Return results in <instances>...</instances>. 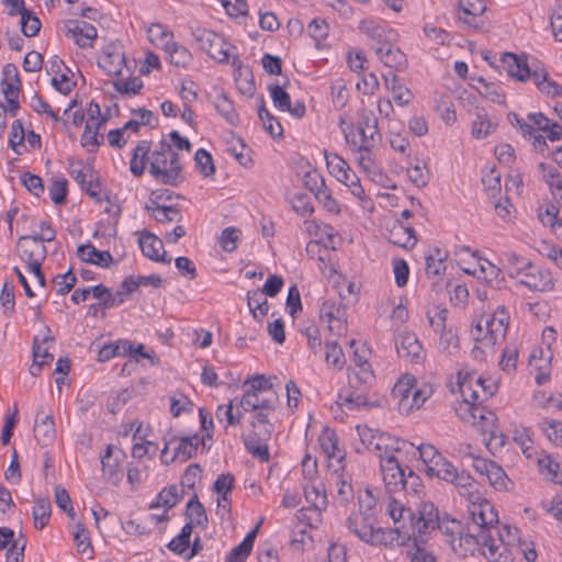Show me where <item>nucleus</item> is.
I'll list each match as a JSON object with an SVG mask.
<instances>
[{
	"instance_id": "obj_1",
	"label": "nucleus",
	"mask_w": 562,
	"mask_h": 562,
	"mask_svg": "<svg viewBox=\"0 0 562 562\" xmlns=\"http://www.w3.org/2000/svg\"><path fill=\"white\" fill-rule=\"evenodd\" d=\"M149 173L162 183L177 187L184 180L178 153L167 142H160L155 150L149 154Z\"/></svg>"
},
{
	"instance_id": "obj_2",
	"label": "nucleus",
	"mask_w": 562,
	"mask_h": 562,
	"mask_svg": "<svg viewBox=\"0 0 562 562\" xmlns=\"http://www.w3.org/2000/svg\"><path fill=\"white\" fill-rule=\"evenodd\" d=\"M509 316L505 308H498L493 314L482 315L472 329V336L480 346L475 349H492L504 340Z\"/></svg>"
},
{
	"instance_id": "obj_3",
	"label": "nucleus",
	"mask_w": 562,
	"mask_h": 562,
	"mask_svg": "<svg viewBox=\"0 0 562 562\" xmlns=\"http://www.w3.org/2000/svg\"><path fill=\"white\" fill-rule=\"evenodd\" d=\"M347 528L361 541L370 546H393V532L378 526L373 514L352 513L347 519Z\"/></svg>"
},
{
	"instance_id": "obj_4",
	"label": "nucleus",
	"mask_w": 562,
	"mask_h": 562,
	"mask_svg": "<svg viewBox=\"0 0 562 562\" xmlns=\"http://www.w3.org/2000/svg\"><path fill=\"white\" fill-rule=\"evenodd\" d=\"M458 493L468 501V510L474 522L483 526L498 522L497 512L494 506L483 497L480 492V484L475 480L471 482V484L460 488Z\"/></svg>"
},
{
	"instance_id": "obj_5",
	"label": "nucleus",
	"mask_w": 562,
	"mask_h": 562,
	"mask_svg": "<svg viewBox=\"0 0 562 562\" xmlns=\"http://www.w3.org/2000/svg\"><path fill=\"white\" fill-rule=\"evenodd\" d=\"M345 138L353 149L373 147L380 138L378 119L373 112L362 110L357 126L345 131Z\"/></svg>"
},
{
	"instance_id": "obj_6",
	"label": "nucleus",
	"mask_w": 562,
	"mask_h": 562,
	"mask_svg": "<svg viewBox=\"0 0 562 562\" xmlns=\"http://www.w3.org/2000/svg\"><path fill=\"white\" fill-rule=\"evenodd\" d=\"M384 502L385 510L395 525L394 529H386V532H393V542L404 544L412 537L411 522L414 520V513L393 495H387Z\"/></svg>"
},
{
	"instance_id": "obj_7",
	"label": "nucleus",
	"mask_w": 562,
	"mask_h": 562,
	"mask_svg": "<svg viewBox=\"0 0 562 562\" xmlns=\"http://www.w3.org/2000/svg\"><path fill=\"white\" fill-rule=\"evenodd\" d=\"M472 423L481 424L484 434H488L486 447L492 453H497L503 450L507 443V437L498 429L496 425V416L491 411H485L484 407H474L472 409Z\"/></svg>"
},
{
	"instance_id": "obj_8",
	"label": "nucleus",
	"mask_w": 562,
	"mask_h": 562,
	"mask_svg": "<svg viewBox=\"0 0 562 562\" xmlns=\"http://www.w3.org/2000/svg\"><path fill=\"white\" fill-rule=\"evenodd\" d=\"M200 438L198 435L167 439L161 450V461L169 464L176 460L187 462L198 450Z\"/></svg>"
},
{
	"instance_id": "obj_9",
	"label": "nucleus",
	"mask_w": 562,
	"mask_h": 562,
	"mask_svg": "<svg viewBox=\"0 0 562 562\" xmlns=\"http://www.w3.org/2000/svg\"><path fill=\"white\" fill-rule=\"evenodd\" d=\"M498 522L491 525H481L474 522V528L481 531V540L479 551L490 561L499 562L507 551L505 544L501 539L494 538V532L498 536Z\"/></svg>"
},
{
	"instance_id": "obj_10",
	"label": "nucleus",
	"mask_w": 562,
	"mask_h": 562,
	"mask_svg": "<svg viewBox=\"0 0 562 562\" xmlns=\"http://www.w3.org/2000/svg\"><path fill=\"white\" fill-rule=\"evenodd\" d=\"M439 513L432 503H424L418 508L417 515L414 513V520L411 522L412 537H419L425 540L439 526Z\"/></svg>"
},
{
	"instance_id": "obj_11",
	"label": "nucleus",
	"mask_w": 562,
	"mask_h": 562,
	"mask_svg": "<svg viewBox=\"0 0 562 562\" xmlns=\"http://www.w3.org/2000/svg\"><path fill=\"white\" fill-rule=\"evenodd\" d=\"M370 387L371 385L359 384L349 379L348 387L339 393L337 403L350 411L368 407L370 405L368 396Z\"/></svg>"
},
{
	"instance_id": "obj_12",
	"label": "nucleus",
	"mask_w": 562,
	"mask_h": 562,
	"mask_svg": "<svg viewBox=\"0 0 562 562\" xmlns=\"http://www.w3.org/2000/svg\"><path fill=\"white\" fill-rule=\"evenodd\" d=\"M380 468L389 495L401 493L402 487L405 486L406 473L400 465L398 460L396 458L383 459Z\"/></svg>"
},
{
	"instance_id": "obj_13",
	"label": "nucleus",
	"mask_w": 562,
	"mask_h": 562,
	"mask_svg": "<svg viewBox=\"0 0 562 562\" xmlns=\"http://www.w3.org/2000/svg\"><path fill=\"white\" fill-rule=\"evenodd\" d=\"M475 373L468 371H459L458 372V389L461 393L463 401L467 405H469L470 414L472 415V409L474 407H480L476 403H482V394L481 387L476 386L475 383Z\"/></svg>"
},
{
	"instance_id": "obj_14",
	"label": "nucleus",
	"mask_w": 562,
	"mask_h": 562,
	"mask_svg": "<svg viewBox=\"0 0 562 562\" xmlns=\"http://www.w3.org/2000/svg\"><path fill=\"white\" fill-rule=\"evenodd\" d=\"M518 278L520 284L532 291H547L553 288L551 273L532 263Z\"/></svg>"
},
{
	"instance_id": "obj_15",
	"label": "nucleus",
	"mask_w": 562,
	"mask_h": 562,
	"mask_svg": "<svg viewBox=\"0 0 562 562\" xmlns=\"http://www.w3.org/2000/svg\"><path fill=\"white\" fill-rule=\"evenodd\" d=\"M480 540L481 531L474 528V521L472 520L467 532L463 529L462 533L458 535L457 540H450V547L457 554L467 557L468 554H474L476 550L479 551Z\"/></svg>"
},
{
	"instance_id": "obj_16",
	"label": "nucleus",
	"mask_w": 562,
	"mask_h": 562,
	"mask_svg": "<svg viewBox=\"0 0 562 562\" xmlns=\"http://www.w3.org/2000/svg\"><path fill=\"white\" fill-rule=\"evenodd\" d=\"M55 435L53 415L46 413L44 406H41L35 418L34 436L42 446H49L55 440Z\"/></svg>"
},
{
	"instance_id": "obj_17",
	"label": "nucleus",
	"mask_w": 562,
	"mask_h": 562,
	"mask_svg": "<svg viewBox=\"0 0 562 562\" xmlns=\"http://www.w3.org/2000/svg\"><path fill=\"white\" fill-rule=\"evenodd\" d=\"M139 247L145 257L157 262L170 263L171 259L166 258L162 240L148 231H143L138 238Z\"/></svg>"
},
{
	"instance_id": "obj_18",
	"label": "nucleus",
	"mask_w": 562,
	"mask_h": 562,
	"mask_svg": "<svg viewBox=\"0 0 562 562\" xmlns=\"http://www.w3.org/2000/svg\"><path fill=\"white\" fill-rule=\"evenodd\" d=\"M279 397L277 392H271L270 395L265 393L245 392L240 398L239 405L245 411H274Z\"/></svg>"
},
{
	"instance_id": "obj_19",
	"label": "nucleus",
	"mask_w": 562,
	"mask_h": 562,
	"mask_svg": "<svg viewBox=\"0 0 562 562\" xmlns=\"http://www.w3.org/2000/svg\"><path fill=\"white\" fill-rule=\"evenodd\" d=\"M405 445V440L382 432L373 442L370 452L374 453L380 459V464H382L383 459L396 458L395 453L401 451Z\"/></svg>"
},
{
	"instance_id": "obj_20",
	"label": "nucleus",
	"mask_w": 562,
	"mask_h": 562,
	"mask_svg": "<svg viewBox=\"0 0 562 562\" xmlns=\"http://www.w3.org/2000/svg\"><path fill=\"white\" fill-rule=\"evenodd\" d=\"M359 29L370 38L372 48L376 52V46H385L392 44L394 32L385 30L372 21H361Z\"/></svg>"
},
{
	"instance_id": "obj_21",
	"label": "nucleus",
	"mask_w": 562,
	"mask_h": 562,
	"mask_svg": "<svg viewBox=\"0 0 562 562\" xmlns=\"http://www.w3.org/2000/svg\"><path fill=\"white\" fill-rule=\"evenodd\" d=\"M395 346L400 357L409 358L416 362L420 360L423 347L415 334L404 333L398 335L395 340Z\"/></svg>"
},
{
	"instance_id": "obj_22",
	"label": "nucleus",
	"mask_w": 562,
	"mask_h": 562,
	"mask_svg": "<svg viewBox=\"0 0 562 562\" xmlns=\"http://www.w3.org/2000/svg\"><path fill=\"white\" fill-rule=\"evenodd\" d=\"M97 29L87 22L81 24L74 22V26H68L66 36L74 40L76 44L81 48L92 46V41L97 38Z\"/></svg>"
},
{
	"instance_id": "obj_23",
	"label": "nucleus",
	"mask_w": 562,
	"mask_h": 562,
	"mask_svg": "<svg viewBox=\"0 0 562 562\" xmlns=\"http://www.w3.org/2000/svg\"><path fill=\"white\" fill-rule=\"evenodd\" d=\"M539 473L554 484H562V468L551 454L542 451L537 459Z\"/></svg>"
},
{
	"instance_id": "obj_24",
	"label": "nucleus",
	"mask_w": 562,
	"mask_h": 562,
	"mask_svg": "<svg viewBox=\"0 0 562 562\" xmlns=\"http://www.w3.org/2000/svg\"><path fill=\"white\" fill-rule=\"evenodd\" d=\"M504 70L519 81H526L530 76V66L513 53H505L501 58Z\"/></svg>"
},
{
	"instance_id": "obj_25",
	"label": "nucleus",
	"mask_w": 562,
	"mask_h": 562,
	"mask_svg": "<svg viewBox=\"0 0 562 562\" xmlns=\"http://www.w3.org/2000/svg\"><path fill=\"white\" fill-rule=\"evenodd\" d=\"M79 259L87 263L108 268L113 261V257L109 251L98 250L91 243L80 245L77 249Z\"/></svg>"
},
{
	"instance_id": "obj_26",
	"label": "nucleus",
	"mask_w": 562,
	"mask_h": 562,
	"mask_svg": "<svg viewBox=\"0 0 562 562\" xmlns=\"http://www.w3.org/2000/svg\"><path fill=\"white\" fill-rule=\"evenodd\" d=\"M538 89L549 97H560L562 95V86L558 85L555 81H551L548 78V72L543 67L532 66L530 67V76Z\"/></svg>"
},
{
	"instance_id": "obj_27",
	"label": "nucleus",
	"mask_w": 562,
	"mask_h": 562,
	"mask_svg": "<svg viewBox=\"0 0 562 562\" xmlns=\"http://www.w3.org/2000/svg\"><path fill=\"white\" fill-rule=\"evenodd\" d=\"M387 238L393 245L400 246L405 249L413 248L417 243L415 229L411 226H405L400 222H396L391 227V229L389 231Z\"/></svg>"
},
{
	"instance_id": "obj_28",
	"label": "nucleus",
	"mask_w": 562,
	"mask_h": 562,
	"mask_svg": "<svg viewBox=\"0 0 562 562\" xmlns=\"http://www.w3.org/2000/svg\"><path fill=\"white\" fill-rule=\"evenodd\" d=\"M16 249L23 261L33 259L45 260L47 256L45 245L38 244L37 241L35 243L26 236L19 237L16 241Z\"/></svg>"
},
{
	"instance_id": "obj_29",
	"label": "nucleus",
	"mask_w": 562,
	"mask_h": 562,
	"mask_svg": "<svg viewBox=\"0 0 562 562\" xmlns=\"http://www.w3.org/2000/svg\"><path fill=\"white\" fill-rule=\"evenodd\" d=\"M382 77L386 89L393 93V98L398 105L404 106L411 103L413 99L412 91L401 83L400 78L395 74L390 71Z\"/></svg>"
},
{
	"instance_id": "obj_30",
	"label": "nucleus",
	"mask_w": 562,
	"mask_h": 562,
	"mask_svg": "<svg viewBox=\"0 0 562 562\" xmlns=\"http://www.w3.org/2000/svg\"><path fill=\"white\" fill-rule=\"evenodd\" d=\"M415 379L412 375L402 376L393 386L391 396L396 401L398 412L403 414L402 404L411 400L415 390Z\"/></svg>"
},
{
	"instance_id": "obj_31",
	"label": "nucleus",
	"mask_w": 562,
	"mask_h": 562,
	"mask_svg": "<svg viewBox=\"0 0 562 562\" xmlns=\"http://www.w3.org/2000/svg\"><path fill=\"white\" fill-rule=\"evenodd\" d=\"M103 477L114 484L119 483L123 477V472L117 458L113 457L112 446H108L105 453L101 458Z\"/></svg>"
},
{
	"instance_id": "obj_32",
	"label": "nucleus",
	"mask_w": 562,
	"mask_h": 562,
	"mask_svg": "<svg viewBox=\"0 0 562 562\" xmlns=\"http://www.w3.org/2000/svg\"><path fill=\"white\" fill-rule=\"evenodd\" d=\"M459 7L463 12V16H460L464 23L470 26L479 27L476 18L482 15L486 10L484 0H459Z\"/></svg>"
},
{
	"instance_id": "obj_33",
	"label": "nucleus",
	"mask_w": 562,
	"mask_h": 562,
	"mask_svg": "<svg viewBox=\"0 0 562 562\" xmlns=\"http://www.w3.org/2000/svg\"><path fill=\"white\" fill-rule=\"evenodd\" d=\"M319 445L329 460H337L341 463L345 459V452L339 449L337 436L334 430L325 429L319 435Z\"/></svg>"
},
{
	"instance_id": "obj_34",
	"label": "nucleus",
	"mask_w": 562,
	"mask_h": 562,
	"mask_svg": "<svg viewBox=\"0 0 562 562\" xmlns=\"http://www.w3.org/2000/svg\"><path fill=\"white\" fill-rule=\"evenodd\" d=\"M538 169L541 173L542 180L549 187L550 192L553 196L559 195L562 199V175L553 166H549L544 162L538 165Z\"/></svg>"
},
{
	"instance_id": "obj_35",
	"label": "nucleus",
	"mask_w": 562,
	"mask_h": 562,
	"mask_svg": "<svg viewBox=\"0 0 562 562\" xmlns=\"http://www.w3.org/2000/svg\"><path fill=\"white\" fill-rule=\"evenodd\" d=\"M260 524L261 522H259L251 531H249L245 539L229 552V554L226 558V562L246 561V559L251 552Z\"/></svg>"
},
{
	"instance_id": "obj_36",
	"label": "nucleus",
	"mask_w": 562,
	"mask_h": 562,
	"mask_svg": "<svg viewBox=\"0 0 562 562\" xmlns=\"http://www.w3.org/2000/svg\"><path fill=\"white\" fill-rule=\"evenodd\" d=\"M243 440L247 451L254 458H257L262 462L269 460L270 454L267 446V441L269 439H262L259 434H248L243 437Z\"/></svg>"
},
{
	"instance_id": "obj_37",
	"label": "nucleus",
	"mask_w": 562,
	"mask_h": 562,
	"mask_svg": "<svg viewBox=\"0 0 562 562\" xmlns=\"http://www.w3.org/2000/svg\"><path fill=\"white\" fill-rule=\"evenodd\" d=\"M2 92L4 95L12 97L19 94L21 90V79L18 68L13 64H7L2 69Z\"/></svg>"
},
{
	"instance_id": "obj_38",
	"label": "nucleus",
	"mask_w": 562,
	"mask_h": 562,
	"mask_svg": "<svg viewBox=\"0 0 562 562\" xmlns=\"http://www.w3.org/2000/svg\"><path fill=\"white\" fill-rule=\"evenodd\" d=\"M183 487L171 485L165 487L156 497V501L150 505V508L165 507L166 510L175 507L182 498Z\"/></svg>"
},
{
	"instance_id": "obj_39",
	"label": "nucleus",
	"mask_w": 562,
	"mask_h": 562,
	"mask_svg": "<svg viewBox=\"0 0 562 562\" xmlns=\"http://www.w3.org/2000/svg\"><path fill=\"white\" fill-rule=\"evenodd\" d=\"M75 179L80 184L81 189L85 190L91 198L97 201L102 200V191L98 177L91 170H78Z\"/></svg>"
},
{
	"instance_id": "obj_40",
	"label": "nucleus",
	"mask_w": 562,
	"mask_h": 562,
	"mask_svg": "<svg viewBox=\"0 0 562 562\" xmlns=\"http://www.w3.org/2000/svg\"><path fill=\"white\" fill-rule=\"evenodd\" d=\"M502 261L504 262L510 278H518L532 263L529 259L514 251L503 252Z\"/></svg>"
},
{
	"instance_id": "obj_41",
	"label": "nucleus",
	"mask_w": 562,
	"mask_h": 562,
	"mask_svg": "<svg viewBox=\"0 0 562 562\" xmlns=\"http://www.w3.org/2000/svg\"><path fill=\"white\" fill-rule=\"evenodd\" d=\"M376 55L381 61L390 68H400L406 63V57L400 48L393 44L385 46H376Z\"/></svg>"
},
{
	"instance_id": "obj_42",
	"label": "nucleus",
	"mask_w": 562,
	"mask_h": 562,
	"mask_svg": "<svg viewBox=\"0 0 562 562\" xmlns=\"http://www.w3.org/2000/svg\"><path fill=\"white\" fill-rule=\"evenodd\" d=\"M146 209L151 211L153 217L159 223L180 222L182 218L180 211L172 205H160L156 201H151Z\"/></svg>"
},
{
	"instance_id": "obj_43",
	"label": "nucleus",
	"mask_w": 562,
	"mask_h": 562,
	"mask_svg": "<svg viewBox=\"0 0 562 562\" xmlns=\"http://www.w3.org/2000/svg\"><path fill=\"white\" fill-rule=\"evenodd\" d=\"M304 495L307 503H310L317 512H321L327 505V496L322 482H313L311 485H305Z\"/></svg>"
},
{
	"instance_id": "obj_44",
	"label": "nucleus",
	"mask_w": 562,
	"mask_h": 562,
	"mask_svg": "<svg viewBox=\"0 0 562 562\" xmlns=\"http://www.w3.org/2000/svg\"><path fill=\"white\" fill-rule=\"evenodd\" d=\"M186 517L189 522L195 526H201L204 528L207 524L205 509L199 502L196 494H193L187 504Z\"/></svg>"
},
{
	"instance_id": "obj_45",
	"label": "nucleus",
	"mask_w": 562,
	"mask_h": 562,
	"mask_svg": "<svg viewBox=\"0 0 562 562\" xmlns=\"http://www.w3.org/2000/svg\"><path fill=\"white\" fill-rule=\"evenodd\" d=\"M149 143L143 140L140 142L133 151V157L131 159L130 169L131 172L135 177H140L145 170V161L148 160L149 157Z\"/></svg>"
},
{
	"instance_id": "obj_46",
	"label": "nucleus",
	"mask_w": 562,
	"mask_h": 562,
	"mask_svg": "<svg viewBox=\"0 0 562 562\" xmlns=\"http://www.w3.org/2000/svg\"><path fill=\"white\" fill-rule=\"evenodd\" d=\"M456 467L447 460L442 454L439 459L425 469V472L430 477H437L442 481H451V475L454 473Z\"/></svg>"
},
{
	"instance_id": "obj_47",
	"label": "nucleus",
	"mask_w": 562,
	"mask_h": 562,
	"mask_svg": "<svg viewBox=\"0 0 562 562\" xmlns=\"http://www.w3.org/2000/svg\"><path fill=\"white\" fill-rule=\"evenodd\" d=\"M169 56V61L176 67H188L192 61V54L190 50L177 43H169V46L165 49Z\"/></svg>"
},
{
	"instance_id": "obj_48",
	"label": "nucleus",
	"mask_w": 562,
	"mask_h": 562,
	"mask_svg": "<svg viewBox=\"0 0 562 562\" xmlns=\"http://www.w3.org/2000/svg\"><path fill=\"white\" fill-rule=\"evenodd\" d=\"M147 33L150 42L154 43L156 46L161 47L164 50L169 46V43H173L172 32L168 31L160 23H153L148 27Z\"/></svg>"
},
{
	"instance_id": "obj_49",
	"label": "nucleus",
	"mask_w": 562,
	"mask_h": 562,
	"mask_svg": "<svg viewBox=\"0 0 562 562\" xmlns=\"http://www.w3.org/2000/svg\"><path fill=\"white\" fill-rule=\"evenodd\" d=\"M325 159L329 172L337 180H346L347 171L350 169L349 165L337 154L325 151Z\"/></svg>"
},
{
	"instance_id": "obj_50",
	"label": "nucleus",
	"mask_w": 562,
	"mask_h": 562,
	"mask_svg": "<svg viewBox=\"0 0 562 562\" xmlns=\"http://www.w3.org/2000/svg\"><path fill=\"white\" fill-rule=\"evenodd\" d=\"M271 411H258L254 415L251 426L254 430L250 434H259L262 439H270L273 430V426L269 420V413Z\"/></svg>"
},
{
	"instance_id": "obj_51",
	"label": "nucleus",
	"mask_w": 562,
	"mask_h": 562,
	"mask_svg": "<svg viewBox=\"0 0 562 562\" xmlns=\"http://www.w3.org/2000/svg\"><path fill=\"white\" fill-rule=\"evenodd\" d=\"M479 262L480 272L486 282L494 288L501 289L504 282V278H501V269L487 259H480Z\"/></svg>"
},
{
	"instance_id": "obj_52",
	"label": "nucleus",
	"mask_w": 562,
	"mask_h": 562,
	"mask_svg": "<svg viewBox=\"0 0 562 562\" xmlns=\"http://www.w3.org/2000/svg\"><path fill=\"white\" fill-rule=\"evenodd\" d=\"M325 359L329 368L341 370L345 366V355L341 347L335 341H328L325 345Z\"/></svg>"
},
{
	"instance_id": "obj_53",
	"label": "nucleus",
	"mask_w": 562,
	"mask_h": 562,
	"mask_svg": "<svg viewBox=\"0 0 562 562\" xmlns=\"http://www.w3.org/2000/svg\"><path fill=\"white\" fill-rule=\"evenodd\" d=\"M34 526L37 529H43L50 517V502L48 498H40L35 502L33 507Z\"/></svg>"
},
{
	"instance_id": "obj_54",
	"label": "nucleus",
	"mask_w": 562,
	"mask_h": 562,
	"mask_svg": "<svg viewBox=\"0 0 562 562\" xmlns=\"http://www.w3.org/2000/svg\"><path fill=\"white\" fill-rule=\"evenodd\" d=\"M539 426L551 442L562 448V422L543 418Z\"/></svg>"
},
{
	"instance_id": "obj_55",
	"label": "nucleus",
	"mask_w": 562,
	"mask_h": 562,
	"mask_svg": "<svg viewBox=\"0 0 562 562\" xmlns=\"http://www.w3.org/2000/svg\"><path fill=\"white\" fill-rule=\"evenodd\" d=\"M486 479L488 480L490 484L498 491H508L513 484L503 468L496 462L490 469Z\"/></svg>"
},
{
	"instance_id": "obj_56",
	"label": "nucleus",
	"mask_w": 562,
	"mask_h": 562,
	"mask_svg": "<svg viewBox=\"0 0 562 562\" xmlns=\"http://www.w3.org/2000/svg\"><path fill=\"white\" fill-rule=\"evenodd\" d=\"M432 394L430 386L425 385L423 387H415L411 400L407 403L402 404L403 414L408 415L413 409L422 407L426 400Z\"/></svg>"
},
{
	"instance_id": "obj_57",
	"label": "nucleus",
	"mask_w": 562,
	"mask_h": 562,
	"mask_svg": "<svg viewBox=\"0 0 562 562\" xmlns=\"http://www.w3.org/2000/svg\"><path fill=\"white\" fill-rule=\"evenodd\" d=\"M446 255L439 248L435 249V254L426 257V273L428 277H436L446 270Z\"/></svg>"
},
{
	"instance_id": "obj_58",
	"label": "nucleus",
	"mask_w": 562,
	"mask_h": 562,
	"mask_svg": "<svg viewBox=\"0 0 562 562\" xmlns=\"http://www.w3.org/2000/svg\"><path fill=\"white\" fill-rule=\"evenodd\" d=\"M494 130L493 123L487 119L485 113L477 112L476 117L472 123V136L475 138H485Z\"/></svg>"
},
{
	"instance_id": "obj_59",
	"label": "nucleus",
	"mask_w": 562,
	"mask_h": 562,
	"mask_svg": "<svg viewBox=\"0 0 562 562\" xmlns=\"http://www.w3.org/2000/svg\"><path fill=\"white\" fill-rule=\"evenodd\" d=\"M463 526L461 521L457 519L442 518L437 526V530L447 538V542L450 544V540H457L458 535L462 533Z\"/></svg>"
},
{
	"instance_id": "obj_60",
	"label": "nucleus",
	"mask_w": 562,
	"mask_h": 562,
	"mask_svg": "<svg viewBox=\"0 0 562 562\" xmlns=\"http://www.w3.org/2000/svg\"><path fill=\"white\" fill-rule=\"evenodd\" d=\"M234 486V476L229 473L221 474L214 482L213 490L218 494L217 506H222V501L227 502V495H229Z\"/></svg>"
},
{
	"instance_id": "obj_61",
	"label": "nucleus",
	"mask_w": 562,
	"mask_h": 562,
	"mask_svg": "<svg viewBox=\"0 0 562 562\" xmlns=\"http://www.w3.org/2000/svg\"><path fill=\"white\" fill-rule=\"evenodd\" d=\"M192 35L194 40L199 43L200 48L205 53H207L211 49V47L214 44V41L215 44H218L220 42V35L206 29L196 27L192 31Z\"/></svg>"
},
{
	"instance_id": "obj_62",
	"label": "nucleus",
	"mask_w": 562,
	"mask_h": 562,
	"mask_svg": "<svg viewBox=\"0 0 562 562\" xmlns=\"http://www.w3.org/2000/svg\"><path fill=\"white\" fill-rule=\"evenodd\" d=\"M41 21L31 11L22 12L21 15V31L26 37H33L38 34L41 30Z\"/></svg>"
},
{
	"instance_id": "obj_63",
	"label": "nucleus",
	"mask_w": 562,
	"mask_h": 562,
	"mask_svg": "<svg viewBox=\"0 0 562 562\" xmlns=\"http://www.w3.org/2000/svg\"><path fill=\"white\" fill-rule=\"evenodd\" d=\"M214 106L217 112L226 119L231 124H234L237 120V114L234 110L233 102L224 94L221 93L214 101Z\"/></svg>"
},
{
	"instance_id": "obj_64",
	"label": "nucleus",
	"mask_w": 562,
	"mask_h": 562,
	"mask_svg": "<svg viewBox=\"0 0 562 562\" xmlns=\"http://www.w3.org/2000/svg\"><path fill=\"white\" fill-rule=\"evenodd\" d=\"M240 231L236 227H226L220 236V245L224 251L232 252L237 248Z\"/></svg>"
}]
</instances>
